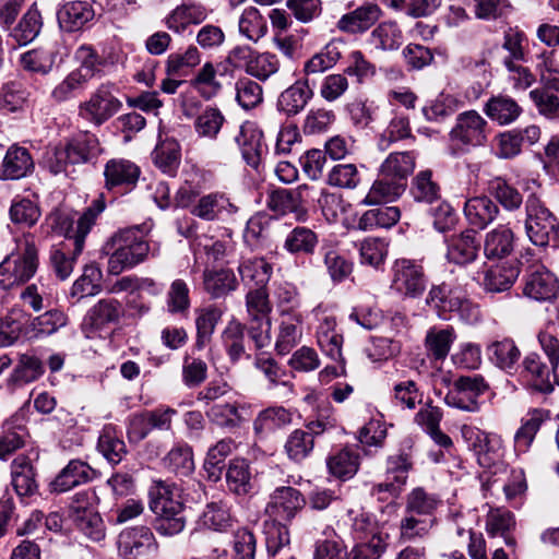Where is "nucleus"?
I'll list each match as a JSON object with an SVG mask.
<instances>
[{"instance_id":"c756f323","label":"nucleus","mask_w":559,"mask_h":559,"mask_svg":"<svg viewBox=\"0 0 559 559\" xmlns=\"http://www.w3.org/2000/svg\"><path fill=\"white\" fill-rule=\"evenodd\" d=\"M95 11L87 1H69L58 11V22L62 29L76 32L93 21Z\"/></svg>"},{"instance_id":"7ed1b4c3","label":"nucleus","mask_w":559,"mask_h":559,"mask_svg":"<svg viewBox=\"0 0 559 559\" xmlns=\"http://www.w3.org/2000/svg\"><path fill=\"white\" fill-rule=\"evenodd\" d=\"M176 206L189 209L191 215L205 222H229L239 211L228 193L213 191L200 195V190L189 183L180 187L175 195Z\"/></svg>"},{"instance_id":"72a5a7b5","label":"nucleus","mask_w":559,"mask_h":559,"mask_svg":"<svg viewBox=\"0 0 559 559\" xmlns=\"http://www.w3.org/2000/svg\"><path fill=\"white\" fill-rule=\"evenodd\" d=\"M12 486L20 497H29L37 492L36 472L25 456L16 457L11 465Z\"/></svg>"},{"instance_id":"39448f33","label":"nucleus","mask_w":559,"mask_h":559,"mask_svg":"<svg viewBox=\"0 0 559 559\" xmlns=\"http://www.w3.org/2000/svg\"><path fill=\"white\" fill-rule=\"evenodd\" d=\"M426 305L442 320L459 318L464 323L474 324L481 317L478 305L466 298L457 286L448 282L431 285L426 296Z\"/></svg>"},{"instance_id":"c03bdc74","label":"nucleus","mask_w":559,"mask_h":559,"mask_svg":"<svg viewBox=\"0 0 559 559\" xmlns=\"http://www.w3.org/2000/svg\"><path fill=\"white\" fill-rule=\"evenodd\" d=\"M241 281L253 287H266L273 273V266L264 258H249L238 265Z\"/></svg>"},{"instance_id":"c85d7f7f","label":"nucleus","mask_w":559,"mask_h":559,"mask_svg":"<svg viewBox=\"0 0 559 559\" xmlns=\"http://www.w3.org/2000/svg\"><path fill=\"white\" fill-rule=\"evenodd\" d=\"M520 275V267L515 261H507L492 265L484 271L481 285L490 293L509 290Z\"/></svg>"},{"instance_id":"423d86ee","label":"nucleus","mask_w":559,"mask_h":559,"mask_svg":"<svg viewBox=\"0 0 559 559\" xmlns=\"http://www.w3.org/2000/svg\"><path fill=\"white\" fill-rule=\"evenodd\" d=\"M148 252V242L138 227L118 231L103 247V253L109 257L107 270L111 275H119L142 263Z\"/></svg>"},{"instance_id":"ddd939ff","label":"nucleus","mask_w":559,"mask_h":559,"mask_svg":"<svg viewBox=\"0 0 559 559\" xmlns=\"http://www.w3.org/2000/svg\"><path fill=\"white\" fill-rule=\"evenodd\" d=\"M313 187L299 185L296 189H278L267 199V207L278 214L293 213L297 221L304 222L307 217V203L312 199Z\"/></svg>"},{"instance_id":"a18cd8bd","label":"nucleus","mask_w":559,"mask_h":559,"mask_svg":"<svg viewBox=\"0 0 559 559\" xmlns=\"http://www.w3.org/2000/svg\"><path fill=\"white\" fill-rule=\"evenodd\" d=\"M251 478L250 465L246 460L235 459L230 461L226 472V481L231 492L237 496L250 493L253 490Z\"/></svg>"},{"instance_id":"338daca9","label":"nucleus","mask_w":559,"mask_h":559,"mask_svg":"<svg viewBox=\"0 0 559 559\" xmlns=\"http://www.w3.org/2000/svg\"><path fill=\"white\" fill-rule=\"evenodd\" d=\"M543 420V413L539 409H534L530 413L528 418L523 419L521 427L514 436V450L518 454L528 451Z\"/></svg>"},{"instance_id":"e433bc0d","label":"nucleus","mask_w":559,"mask_h":559,"mask_svg":"<svg viewBox=\"0 0 559 559\" xmlns=\"http://www.w3.org/2000/svg\"><path fill=\"white\" fill-rule=\"evenodd\" d=\"M317 342L321 350L332 360L341 359L342 335L336 331V319L324 316L317 329Z\"/></svg>"},{"instance_id":"69168bd1","label":"nucleus","mask_w":559,"mask_h":559,"mask_svg":"<svg viewBox=\"0 0 559 559\" xmlns=\"http://www.w3.org/2000/svg\"><path fill=\"white\" fill-rule=\"evenodd\" d=\"M440 503L437 495L428 492L423 487H416L406 497L405 511L418 515H432Z\"/></svg>"},{"instance_id":"13d9d810","label":"nucleus","mask_w":559,"mask_h":559,"mask_svg":"<svg viewBox=\"0 0 559 559\" xmlns=\"http://www.w3.org/2000/svg\"><path fill=\"white\" fill-rule=\"evenodd\" d=\"M191 307L190 288L186 281H173L166 294V310L173 316L186 317Z\"/></svg>"},{"instance_id":"5fc2aeb1","label":"nucleus","mask_w":559,"mask_h":559,"mask_svg":"<svg viewBox=\"0 0 559 559\" xmlns=\"http://www.w3.org/2000/svg\"><path fill=\"white\" fill-rule=\"evenodd\" d=\"M246 309L249 322L271 321L272 305L266 287H251L246 295Z\"/></svg>"},{"instance_id":"473e14b6","label":"nucleus","mask_w":559,"mask_h":559,"mask_svg":"<svg viewBox=\"0 0 559 559\" xmlns=\"http://www.w3.org/2000/svg\"><path fill=\"white\" fill-rule=\"evenodd\" d=\"M44 373L41 360L32 354H21L12 372L7 379L10 388H20L39 379Z\"/></svg>"},{"instance_id":"bb28decb","label":"nucleus","mask_w":559,"mask_h":559,"mask_svg":"<svg viewBox=\"0 0 559 559\" xmlns=\"http://www.w3.org/2000/svg\"><path fill=\"white\" fill-rule=\"evenodd\" d=\"M559 292V282L556 276L545 267H540L527 275L523 293L537 301L554 299Z\"/></svg>"},{"instance_id":"e2e57ef3","label":"nucleus","mask_w":559,"mask_h":559,"mask_svg":"<svg viewBox=\"0 0 559 559\" xmlns=\"http://www.w3.org/2000/svg\"><path fill=\"white\" fill-rule=\"evenodd\" d=\"M455 337V332L452 326L445 329H430L425 338L428 354L437 360L444 359Z\"/></svg>"},{"instance_id":"a878e982","label":"nucleus","mask_w":559,"mask_h":559,"mask_svg":"<svg viewBox=\"0 0 559 559\" xmlns=\"http://www.w3.org/2000/svg\"><path fill=\"white\" fill-rule=\"evenodd\" d=\"M302 321L300 312L280 316L274 345L277 354H288L301 341Z\"/></svg>"},{"instance_id":"052dcab7","label":"nucleus","mask_w":559,"mask_h":559,"mask_svg":"<svg viewBox=\"0 0 559 559\" xmlns=\"http://www.w3.org/2000/svg\"><path fill=\"white\" fill-rule=\"evenodd\" d=\"M242 411H245V407H240L236 403H217L212 405L206 415L215 425L227 429H235L246 420L242 416Z\"/></svg>"},{"instance_id":"f704fd0d","label":"nucleus","mask_w":559,"mask_h":559,"mask_svg":"<svg viewBox=\"0 0 559 559\" xmlns=\"http://www.w3.org/2000/svg\"><path fill=\"white\" fill-rule=\"evenodd\" d=\"M207 17V10L200 3H183L175 8L166 17L167 27L175 33H182L190 24H200Z\"/></svg>"},{"instance_id":"2eb2a0df","label":"nucleus","mask_w":559,"mask_h":559,"mask_svg":"<svg viewBox=\"0 0 559 559\" xmlns=\"http://www.w3.org/2000/svg\"><path fill=\"white\" fill-rule=\"evenodd\" d=\"M118 550L124 559H147L157 551V543L151 528L128 527L118 536Z\"/></svg>"},{"instance_id":"6ab92c4d","label":"nucleus","mask_w":559,"mask_h":559,"mask_svg":"<svg viewBox=\"0 0 559 559\" xmlns=\"http://www.w3.org/2000/svg\"><path fill=\"white\" fill-rule=\"evenodd\" d=\"M28 437L26 418L22 412L7 418L0 432V460H8L14 452L24 447Z\"/></svg>"},{"instance_id":"6e6d98bb","label":"nucleus","mask_w":559,"mask_h":559,"mask_svg":"<svg viewBox=\"0 0 559 559\" xmlns=\"http://www.w3.org/2000/svg\"><path fill=\"white\" fill-rule=\"evenodd\" d=\"M401 217V211L397 206H382L366 211L358 221V228L369 230L377 227L390 228L395 225Z\"/></svg>"},{"instance_id":"680f3d73","label":"nucleus","mask_w":559,"mask_h":559,"mask_svg":"<svg viewBox=\"0 0 559 559\" xmlns=\"http://www.w3.org/2000/svg\"><path fill=\"white\" fill-rule=\"evenodd\" d=\"M225 122L223 112L216 108L206 106L194 120V130L200 138L215 140Z\"/></svg>"},{"instance_id":"0eeeda50","label":"nucleus","mask_w":559,"mask_h":559,"mask_svg":"<svg viewBox=\"0 0 559 559\" xmlns=\"http://www.w3.org/2000/svg\"><path fill=\"white\" fill-rule=\"evenodd\" d=\"M102 153L98 138L90 132H80L48 151L45 165L53 175L67 171L70 165L87 164Z\"/></svg>"},{"instance_id":"8fccbe9b","label":"nucleus","mask_w":559,"mask_h":559,"mask_svg":"<svg viewBox=\"0 0 559 559\" xmlns=\"http://www.w3.org/2000/svg\"><path fill=\"white\" fill-rule=\"evenodd\" d=\"M222 318V311L216 306H209L197 311L195 348L202 350L211 341L217 323Z\"/></svg>"},{"instance_id":"6e6552de","label":"nucleus","mask_w":559,"mask_h":559,"mask_svg":"<svg viewBox=\"0 0 559 559\" xmlns=\"http://www.w3.org/2000/svg\"><path fill=\"white\" fill-rule=\"evenodd\" d=\"M347 518L350 535L357 542L349 552L350 559H379L386 549L389 535L368 512L349 510Z\"/></svg>"},{"instance_id":"20e7f679","label":"nucleus","mask_w":559,"mask_h":559,"mask_svg":"<svg viewBox=\"0 0 559 559\" xmlns=\"http://www.w3.org/2000/svg\"><path fill=\"white\" fill-rule=\"evenodd\" d=\"M39 265L35 236L23 234L15 239L14 250L0 263V288L11 289L34 277Z\"/></svg>"},{"instance_id":"bf43d9fd","label":"nucleus","mask_w":559,"mask_h":559,"mask_svg":"<svg viewBox=\"0 0 559 559\" xmlns=\"http://www.w3.org/2000/svg\"><path fill=\"white\" fill-rule=\"evenodd\" d=\"M411 193L416 202L432 205L441 199L439 185L432 180L431 170H421L413 179Z\"/></svg>"},{"instance_id":"49530a36","label":"nucleus","mask_w":559,"mask_h":559,"mask_svg":"<svg viewBox=\"0 0 559 559\" xmlns=\"http://www.w3.org/2000/svg\"><path fill=\"white\" fill-rule=\"evenodd\" d=\"M203 285L204 289L213 298H219L235 290L238 286V281L231 270H205L203 273Z\"/></svg>"},{"instance_id":"7c9ffc66","label":"nucleus","mask_w":559,"mask_h":559,"mask_svg":"<svg viewBox=\"0 0 559 559\" xmlns=\"http://www.w3.org/2000/svg\"><path fill=\"white\" fill-rule=\"evenodd\" d=\"M515 236L507 225H499L488 231L484 240V254L488 260H502L514 249Z\"/></svg>"},{"instance_id":"9d476101","label":"nucleus","mask_w":559,"mask_h":559,"mask_svg":"<svg viewBox=\"0 0 559 559\" xmlns=\"http://www.w3.org/2000/svg\"><path fill=\"white\" fill-rule=\"evenodd\" d=\"M306 506V498L297 488L281 486L269 496L264 507V521L289 524Z\"/></svg>"},{"instance_id":"9b49d317","label":"nucleus","mask_w":559,"mask_h":559,"mask_svg":"<svg viewBox=\"0 0 559 559\" xmlns=\"http://www.w3.org/2000/svg\"><path fill=\"white\" fill-rule=\"evenodd\" d=\"M391 289L403 298H419L426 290L427 276L415 260L397 259L391 267Z\"/></svg>"},{"instance_id":"aec40b11","label":"nucleus","mask_w":559,"mask_h":559,"mask_svg":"<svg viewBox=\"0 0 559 559\" xmlns=\"http://www.w3.org/2000/svg\"><path fill=\"white\" fill-rule=\"evenodd\" d=\"M122 314L121 304L112 298L100 299L85 314L82 331L86 337L94 335L109 323L117 322Z\"/></svg>"},{"instance_id":"a19ab883","label":"nucleus","mask_w":559,"mask_h":559,"mask_svg":"<svg viewBox=\"0 0 559 559\" xmlns=\"http://www.w3.org/2000/svg\"><path fill=\"white\" fill-rule=\"evenodd\" d=\"M263 534L269 557L286 556L290 551L288 524L263 521Z\"/></svg>"},{"instance_id":"ea45409f","label":"nucleus","mask_w":559,"mask_h":559,"mask_svg":"<svg viewBox=\"0 0 559 559\" xmlns=\"http://www.w3.org/2000/svg\"><path fill=\"white\" fill-rule=\"evenodd\" d=\"M487 191L498 205L508 212L518 211L523 203L522 193L502 177H495L489 180Z\"/></svg>"},{"instance_id":"c9c22d12","label":"nucleus","mask_w":559,"mask_h":559,"mask_svg":"<svg viewBox=\"0 0 559 559\" xmlns=\"http://www.w3.org/2000/svg\"><path fill=\"white\" fill-rule=\"evenodd\" d=\"M484 112L499 126H508L520 117L522 108L513 98L498 95L490 97L486 102Z\"/></svg>"},{"instance_id":"09e8293b","label":"nucleus","mask_w":559,"mask_h":559,"mask_svg":"<svg viewBox=\"0 0 559 559\" xmlns=\"http://www.w3.org/2000/svg\"><path fill=\"white\" fill-rule=\"evenodd\" d=\"M319 243L318 235L310 228L297 226L285 237L283 248L292 254H312Z\"/></svg>"},{"instance_id":"37998d69","label":"nucleus","mask_w":559,"mask_h":559,"mask_svg":"<svg viewBox=\"0 0 559 559\" xmlns=\"http://www.w3.org/2000/svg\"><path fill=\"white\" fill-rule=\"evenodd\" d=\"M416 154L413 151L391 153L380 167L381 176L406 182L414 171Z\"/></svg>"},{"instance_id":"f03ea898","label":"nucleus","mask_w":559,"mask_h":559,"mask_svg":"<svg viewBox=\"0 0 559 559\" xmlns=\"http://www.w3.org/2000/svg\"><path fill=\"white\" fill-rule=\"evenodd\" d=\"M150 509L155 514L154 527L164 536L181 533L187 524L186 507L180 490L163 480L154 481L148 490Z\"/></svg>"},{"instance_id":"4c0bfd02","label":"nucleus","mask_w":559,"mask_h":559,"mask_svg":"<svg viewBox=\"0 0 559 559\" xmlns=\"http://www.w3.org/2000/svg\"><path fill=\"white\" fill-rule=\"evenodd\" d=\"M359 465V453L349 448L341 449L326 459L329 473L341 480L353 478L357 474Z\"/></svg>"},{"instance_id":"4468645a","label":"nucleus","mask_w":559,"mask_h":559,"mask_svg":"<svg viewBox=\"0 0 559 559\" xmlns=\"http://www.w3.org/2000/svg\"><path fill=\"white\" fill-rule=\"evenodd\" d=\"M489 126L476 110H466L456 117L449 136L452 142L466 146H481L487 142Z\"/></svg>"},{"instance_id":"de8ad7c7","label":"nucleus","mask_w":559,"mask_h":559,"mask_svg":"<svg viewBox=\"0 0 559 559\" xmlns=\"http://www.w3.org/2000/svg\"><path fill=\"white\" fill-rule=\"evenodd\" d=\"M41 26V14L34 3L24 13L17 25L11 31L10 36L14 38L19 45L24 46L38 36Z\"/></svg>"},{"instance_id":"79ce46f5","label":"nucleus","mask_w":559,"mask_h":559,"mask_svg":"<svg viewBox=\"0 0 559 559\" xmlns=\"http://www.w3.org/2000/svg\"><path fill=\"white\" fill-rule=\"evenodd\" d=\"M405 189L406 182L382 176L373 182L361 203L365 205H376L392 202L400 198Z\"/></svg>"},{"instance_id":"864d4df0","label":"nucleus","mask_w":559,"mask_h":559,"mask_svg":"<svg viewBox=\"0 0 559 559\" xmlns=\"http://www.w3.org/2000/svg\"><path fill=\"white\" fill-rule=\"evenodd\" d=\"M341 57V43L330 41L305 62L304 73L306 76L322 73L333 68Z\"/></svg>"},{"instance_id":"3c124183","label":"nucleus","mask_w":559,"mask_h":559,"mask_svg":"<svg viewBox=\"0 0 559 559\" xmlns=\"http://www.w3.org/2000/svg\"><path fill=\"white\" fill-rule=\"evenodd\" d=\"M97 450L111 465L119 464L128 453L124 441L117 436L111 426H106L102 430Z\"/></svg>"},{"instance_id":"603ef678","label":"nucleus","mask_w":559,"mask_h":559,"mask_svg":"<svg viewBox=\"0 0 559 559\" xmlns=\"http://www.w3.org/2000/svg\"><path fill=\"white\" fill-rule=\"evenodd\" d=\"M292 413L283 406H272L259 413L253 421L257 435L272 432L292 423Z\"/></svg>"},{"instance_id":"f8f14e48","label":"nucleus","mask_w":559,"mask_h":559,"mask_svg":"<svg viewBox=\"0 0 559 559\" xmlns=\"http://www.w3.org/2000/svg\"><path fill=\"white\" fill-rule=\"evenodd\" d=\"M122 103L114 94V85L102 84L90 98L79 106V116L93 126L99 127L114 117Z\"/></svg>"},{"instance_id":"393cba45","label":"nucleus","mask_w":559,"mask_h":559,"mask_svg":"<svg viewBox=\"0 0 559 559\" xmlns=\"http://www.w3.org/2000/svg\"><path fill=\"white\" fill-rule=\"evenodd\" d=\"M34 170V160L27 148L12 145L8 148L0 168V179L17 180Z\"/></svg>"},{"instance_id":"cd10ccee","label":"nucleus","mask_w":559,"mask_h":559,"mask_svg":"<svg viewBox=\"0 0 559 559\" xmlns=\"http://www.w3.org/2000/svg\"><path fill=\"white\" fill-rule=\"evenodd\" d=\"M381 14L382 10L378 4L366 3L344 14L337 22V28L349 34L364 33L380 19Z\"/></svg>"},{"instance_id":"1a4fd4ad","label":"nucleus","mask_w":559,"mask_h":559,"mask_svg":"<svg viewBox=\"0 0 559 559\" xmlns=\"http://www.w3.org/2000/svg\"><path fill=\"white\" fill-rule=\"evenodd\" d=\"M524 230L528 240L537 247H546L550 235H559V222L540 199L532 193L525 201Z\"/></svg>"},{"instance_id":"412c9836","label":"nucleus","mask_w":559,"mask_h":559,"mask_svg":"<svg viewBox=\"0 0 559 559\" xmlns=\"http://www.w3.org/2000/svg\"><path fill=\"white\" fill-rule=\"evenodd\" d=\"M98 476L96 469L81 460H71L50 483V491L62 493L92 481Z\"/></svg>"},{"instance_id":"dca6fc26","label":"nucleus","mask_w":559,"mask_h":559,"mask_svg":"<svg viewBox=\"0 0 559 559\" xmlns=\"http://www.w3.org/2000/svg\"><path fill=\"white\" fill-rule=\"evenodd\" d=\"M140 175V167L133 162L124 158L109 159L104 167L105 188L126 193L136 186Z\"/></svg>"},{"instance_id":"a211bd4d","label":"nucleus","mask_w":559,"mask_h":559,"mask_svg":"<svg viewBox=\"0 0 559 559\" xmlns=\"http://www.w3.org/2000/svg\"><path fill=\"white\" fill-rule=\"evenodd\" d=\"M263 138L262 130L252 121L243 122L235 135V142L243 160L254 169H258L266 152Z\"/></svg>"},{"instance_id":"5701e85b","label":"nucleus","mask_w":559,"mask_h":559,"mask_svg":"<svg viewBox=\"0 0 559 559\" xmlns=\"http://www.w3.org/2000/svg\"><path fill=\"white\" fill-rule=\"evenodd\" d=\"M313 94L308 78L297 80L280 94L277 109L287 117H294L307 107Z\"/></svg>"},{"instance_id":"774afa93","label":"nucleus","mask_w":559,"mask_h":559,"mask_svg":"<svg viewBox=\"0 0 559 559\" xmlns=\"http://www.w3.org/2000/svg\"><path fill=\"white\" fill-rule=\"evenodd\" d=\"M191 86L205 99L216 96L222 90L217 72L213 63L205 62L191 80Z\"/></svg>"},{"instance_id":"4d7b16f0","label":"nucleus","mask_w":559,"mask_h":559,"mask_svg":"<svg viewBox=\"0 0 559 559\" xmlns=\"http://www.w3.org/2000/svg\"><path fill=\"white\" fill-rule=\"evenodd\" d=\"M164 466L179 476H188L194 469L193 453L191 447L186 443H177L163 459Z\"/></svg>"},{"instance_id":"2f4dec72","label":"nucleus","mask_w":559,"mask_h":559,"mask_svg":"<svg viewBox=\"0 0 559 559\" xmlns=\"http://www.w3.org/2000/svg\"><path fill=\"white\" fill-rule=\"evenodd\" d=\"M201 527L214 531L226 532L234 524L230 507L226 500H213L207 502L198 521Z\"/></svg>"},{"instance_id":"0e129e2a","label":"nucleus","mask_w":559,"mask_h":559,"mask_svg":"<svg viewBox=\"0 0 559 559\" xmlns=\"http://www.w3.org/2000/svg\"><path fill=\"white\" fill-rule=\"evenodd\" d=\"M239 33L248 40L257 43L267 32V24L260 11L254 7L243 10L238 22Z\"/></svg>"},{"instance_id":"b1692460","label":"nucleus","mask_w":559,"mask_h":559,"mask_svg":"<svg viewBox=\"0 0 559 559\" xmlns=\"http://www.w3.org/2000/svg\"><path fill=\"white\" fill-rule=\"evenodd\" d=\"M479 242L474 231L465 230L447 239V259L449 262L465 265L476 260Z\"/></svg>"},{"instance_id":"f257e3e1","label":"nucleus","mask_w":559,"mask_h":559,"mask_svg":"<svg viewBox=\"0 0 559 559\" xmlns=\"http://www.w3.org/2000/svg\"><path fill=\"white\" fill-rule=\"evenodd\" d=\"M106 204L103 194L95 199L82 213L73 227V222L67 216H58L61 228L66 231V240L60 249L51 252V264L57 276L61 280L68 278L75 263L76 258L82 253L85 238L94 226L97 216L105 210Z\"/></svg>"},{"instance_id":"58836bf2","label":"nucleus","mask_w":559,"mask_h":559,"mask_svg":"<svg viewBox=\"0 0 559 559\" xmlns=\"http://www.w3.org/2000/svg\"><path fill=\"white\" fill-rule=\"evenodd\" d=\"M487 353L491 362L508 373H512L516 369L521 357L519 347L511 338L492 342L487 347Z\"/></svg>"},{"instance_id":"f3484780","label":"nucleus","mask_w":559,"mask_h":559,"mask_svg":"<svg viewBox=\"0 0 559 559\" xmlns=\"http://www.w3.org/2000/svg\"><path fill=\"white\" fill-rule=\"evenodd\" d=\"M556 369L550 364L543 362L538 354L530 353L522 361L520 377L532 389L550 393L554 391Z\"/></svg>"},{"instance_id":"4be33fe9","label":"nucleus","mask_w":559,"mask_h":559,"mask_svg":"<svg viewBox=\"0 0 559 559\" xmlns=\"http://www.w3.org/2000/svg\"><path fill=\"white\" fill-rule=\"evenodd\" d=\"M463 212L472 227L483 230L498 217L500 209L490 195L483 194L468 198Z\"/></svg>"}]
</instances>
